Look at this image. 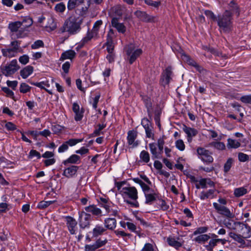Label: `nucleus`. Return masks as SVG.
I'll use <instances>...</instances> for the list:
<instances>
[{
	"mask_svg": "<svg viewBox=\"0 0 251 251\" xmlns=\"http://www.w3.org/2000/svg\"><path fill=\"white\" fill-rule=\"evenodd\" d=\"M227 203V201L225 198L220 197L217 202L213 203V206L217 213L226 218V219L223 221L225 226L229 229H235L236 226L234 225L235 222H233L231 220L234 217V214L226 206Z\"/></svg>",
	"mask_w": 251,
	"mask_h": 251,
	"instance_id": "f257e3e1",
	"label": "nucleus"
},
{
	"mask_svg": "<svg viewBox=\"0 0 251 251\" xmlns=\"http://www.w3.org/2000/svg\"><path fill=\"white\" fill-rule=\"evenodd\" d=\"M82 21L79 17L70 16L65 21L59 31L61 33L67 32L70 35L76 34L81 30Z\"/></svg>",
	"mask_w": 251,
	"mask_h": 251,
	"instance_id": "f03ea898",
	"label": "nucleus"
},
{
	"mask_svg": "<svg viewBox=\"0 0 251 251\" xmlns=\"http://www.w3.org/2000/svg\"><path fill=\"white\" fill-rule=\"evenodd\" d=\"M233 17L229 11H225L217 16V23L220 30L225 33H229L233 29Z\"/></svg>",
	"mask_w": 251,
	"mask_h": 251,
	"instance_id": "7ed1b4c3",
	"label": "nucleus"
},
{
	"mask_svg": "<svg viewBox=\"0 0 251 251\" xmlns=\"http://www.w3.org/2000/svg\"><path fill=\"white\" fill-rule=\"evenodd\" d=\"M12 38H21L25 36L26 33L20 21L11 22L8 25Z\"/></svg>",
	"mask_w": 251,
	"mask_h": 251,
	"instance_id": "20e7f679",
	"label": "nucleus"
},
{
	"mask_svg": "<svg viewBox=\"0 0 251 251\" xmlns=\"http://www.w3.org/2000/svg\"><path fill=\"white\" fill-rule=\"evenodd\" d=\"M20 68L16 59L12 60L10 63L0 67L2 74L6 76H10L16 72Z\"/></svg>",
	"mask_w": 251,
	"mask_h": 251,
	"instance_id": "39448f33",
	"label": "nucleus"
},
{
	"mask_svg": "<svg viewBox=\"0 0 251 251\" xmlns=\"http://www.w3.org/2000/svg\"><path fill=\"white\" fill-rule=\"evenodd\" d=\"M126 54L129 57V62L132 64L136 59L142 53L141 49H135V45L132 44L128 45L126 50Z\"/></svg>",
	"mask_w": 251,
	"mask_h": 251,
	"instance_id": "423d86ee",
	"label": "nucleus"
},
{
	"mask_svg": "<svg viewBox=\"0 0 251 251\" xmlns=\"http://www.w3.org/2000/svg\"><path fill=\"white\" fill-rule=\"evenodd\" d=\"M78 223L80 228L84 229L90 226L91 215L85 212H79Z\"/></svg>",
	"mask_w": 251,
	"mask_h": 251,
	"instance_id": "0eeeda50",
	"label": "nucleus"
},
{
	"mask_svg": "<svg viewBox=\"0 0 251 251\" xmlns=\"http://www.w3.org/2000/svg\"><path fill=\"white\" fill-rule=\"evenodd\" d=\"M197 152L200 155V158L204 162L210 163L213 161V158L208 150L201 147H199L197 149Z\"/></svg>",
	"mask_w": 251,
	"mask_h": 251,
	"instance_id": "6e6552de",
	"label": "nucleus"
},
{
	"mask_svg": "<svg viewBox=\"0 0 251 251\" xmlns=\"http://www.w3.org/2000/svg\"><path fill=\"white\" fill-rule=\"evenodd\" d=\"M124 198H128L133 201L138 199V192L134 187H126L122 189Z\"/></svg>",
	"mask_w": 251,
	"mask_h": 251,
	"instance_id": "1a4fd4ad",
	"label": "nucleus"
},
{
	"mask_svg": "<svg viewBox=\"0 0 251 251\" xmlns=\"http://www.w3.org/2000/svg\"><path fill=\"white\" fill-rule=\"evenodd\" d=\"M106 231V229L105 226L101 225H97L93 229L92 231L89 232V233H92V237L90 238L89 235H87L86 237V240L90 242L92 241V238H97L100 236L102 235Z\"/></svg>",
	"mask_w": 251,
	"mask_h": 251,
	"instance_id": "9d476101",
	"label": "nucleus"
},
{
	"mask_svg": "<svg viewBox=\"0 0 251 251\" xmlns=\"http://www.w3.org/2000/svg\"><path fill=\"white\" fill-rule=\"evenodd\" d=\"M141 125L145 130L146 137L153 139L154 134L153 132V126L151 122L148 118H144L142 120Z\"/></svg>",
	"mask_w": 251,
	"mask_h": 251,
	"instance_id": "9b49d317",
	"label": "nucleus"
},
{
	"mask_svg": "<svg viewBox=\"0 0 251 251\" xmlns=\"http://www.w3.org/2000/svg\"><path fill=\"white\" fill-rule=\"evenodd\" d=\"M234 225L238 226V232L244 238L251 237V227L248 224H244L241 222H234Z\"/></svg>",
	"mask_w": 251,
	"mask_h": 251,
	"instance_id": "f8f14e48",
	"label": "nucleus"
},
{
	"mask_svg": "<svg viewBox=\"0 0 251 251\" xmlns=\"http://www.w3.org/2000/svg\"><path fill=\"white\" fill-rule=\"evenodd\" d=\"M65 221L67 228L71 234L76 233L77 222L76 220L71 216L65 217Z\"/></svg>",
	"mask_w": 251,
	"mask_h": 251,
	"instance_id": "ddd939ff",
	"label": "nucleus"
},
{
	"mask_svg": "<svg viewBox=\"0 0 251 251\" xmlns=\"http://www.w3.org/2000/svg\"><path fill=\"white\" fill-rule=\"evenodd\" d=\"M106 238L102 239L100 238L97 239L93 245H86L85 246V251H94L104 246L107 243Z\"/></svg>",
	"mask_w": 251,
	"mask_h": 251,
	"instance_id": "4468645a",
	"label": "nucleus"
},
{
	"mask_svg": "<svg viewBox=\"0 0 251 251\" xmlns=\"http://www.w3.org/2000/svg\"><path fill=\"white\" fill-rule=\"evenodd\" d=\"M137 137V132L134 130H129L127 132V140L129 146L131 148L137 147L139 144V141L136 140Z\"/></svg>",
	"mask_w": 251,
	"mask_h": 251,
	"instance_id": "2eb2a0df",
	"label": "nucleus"
},
{
	"mask_svg": "<svg viewBox=\"0 0 251 251\" xmlns=\"http://www.w3.org/2000/svg\"><path fill=\"white\" fill-rule=\"evenodd\" d=\"M182 129L184 132L187 134V139L189 143H191L193 138L196 136L198 133V131L197 129L188 127L185 125H183Z\"/></svg>",
	"mask_w": 251,
	"mask_h": 251,
	"instance_id": "dca6fc26",
	"label": "nucleus"
},
{
	"mask_svg": "<svg viewBox=\"0 0 251 251\" xmlns=\"http://www.w3.org/2000/svg\"><path fill=\"white\" fill-rule=\"evenodd\" d=\"M82 140V139H71L59 147L58 152L60 153L63 152L68 149V145L70 146H75L77 143L81 142Z\"/></svg>",
	"mask_w": 251,
	"mask_h": 251,
	"instance_id": "f3484780",
	"label": "nucleus"
},
{
	"mask_svg": "<svg viewBox=\"0 0 251 251\" xmlns=\"http://www.w3.org/2000/svg\"><path fill=\"white\" fill-rule=\"evenodd\" d=\"M134 14L137 18L145 22H151L153 20V17L148 15L144 11L137 10L134 12Z\"/></svg>",
	"mask_w": 251,
	"mask_h": 251,
	"instance_id": "a211bd4d",
	"label": "nucleus"
},
{
	"mask_svg": "<svg viewBox=\"0 0 251 251\" xmlns=\"http://www.w3.org/2000/svg\"><path fill=\"white\" fill-rule=\"evenodd\" d=\"M112 26L115 28L119 33H124L126 31V27L123 23L119 22L117 18H113L111 20Z\"/></svg>",
	"mask_w": 251,
	"mask_h": 251,
	"instance_id": "6ab92c4d",
	"label": "nucleus"
},
{
	"mask_svg": "<svg viewBox=\"0 0 251 251\" xmlns=\"http://www.w3.org/2000/svg\"><path fill=\"white\" fill-rule=\"evenodd\" d=\"M172 71L171 67H168L162 74V83L164 85L168 84L171 80L172 75Z\"/></svg>",
	"mask_w": 251,
	"mask_h": 251,
	"instance_id": "aec40b11",
	"label": "nucleus"
},
{
	"mask_svg": "<svg viewBox=\"0 0 251 251\" xmlns=\"http://www.w3.org/2000/svg\"><path fill=\"white\" fill-rule=\"evenodd\" d=\"M79 167L72 165L64 170L63 175L67 178L73 177L76 174Z\"/></svg>",
	"mask_w": 251,
	"mask_h": 251,
	"instance_id": "412c9836",
	"label": "nucleus"
},
{
	"mask_svg": "<svg viewBox=\"0 0 251 251\" xmlns=\"http://www.w3.org/2000/svg\"><path fill=\"white\" fill-rule=\"evenodd\" d=\"M226 11H229V12L232 14V17L234 14H235L237 17L239 16V7L234 0H232L229 2L228 4V9Z\"/></svg>",
	"mask_w": 251,
	"mask_h": 251,
	"instance_id": "4be33fe9",
	"label": "nucleus"
},
{
	"mask_svg": "<svg viewBox=\"0 0 251 251\" xmlns=\"http://www.w3.org/2000/svg\"><path fill=\"white\" fill-rule=\"evenodd\" d=\"M104 226L106 229L113 230L116 227L117 221L115 218H106L104 221Z\"/></svg>",
	"mask_w": 251,
	"mask_h": 251,
	"instance_id": "5701e85b",
	"label": "nucleus"
},
{
	"mask_svg": "<svg viewBox=\"0 0 251 251\" xmlns=\"http://www.w3.org/2000/svg\"><path fill=\"white\" fill-rule=\"evenodd\" d=\"M84 2V0H69L67 3V8L69 11L73 10Z\"/></svg>",
	"mask_w": 251,
	"mask_h": 251,
	"instance_id": "b1692460",
	"label": "nucleus"
},
{
	"mask_svg": "<svg viewBox=\"0 0 251 251\" xmlns=\"http://www.w3.org/2000/svg\"><path fill=\"white\" fill-rule=\"evenodd\" d=\"M33 69L32 66H27L20 71V75L23 78L25 79L33 73Z\"/></svg>",
	"mask_w": 251,
	"mask_h": 251,
	"instance_id": "393cba45",
	"label": "nucleus"
},
{
	"mask_svg": "<svg viewBox=\"0 0 251 251\" xmlns=\"http://www.w3.org/2000/svg\"><path fill=\"white\" fill-rule=\"evenodd\" d=\"M142 100H143L146 107L147 108L149 117L151 119L152 116L151 111L152 108V103L151 102V100L149 97L145 96L142 97Z\"/></svg>",
	"mask_w": 251,
	"mask_h": 251,
	"instance_id": "a878e982",
	"label": "nucleus"
},
{
	"mask_svg": "<svg viewBox=\"0 0 251 251\" xmlns=\"http://www.w3.org/2000/svg\"><path fill=\"white\" fill-rule=\"evenodd\" d=\"M149 146L152 154V158L153 159L159 158L161 154L159 153V151H157L156 144L155 143H151L149 144Z\"/></svg>",
	"mask_w": 251,
	"mask_h": 251,
	"instance_id": "bb28decb",
	"label": "nucleus"
},
{
	"mask_svg": "<svg viewBox=\"0 0 251 251\" xmlns=\"http://www.w3.org/2000/svg\"><path fill=\"white\" fill-rule=\"evenodd\" d=\"M212 236L213 238L217 237V235L215 234H212ZM219 242V240H218V239H212L209 241L208 244L205 246V248L208 251H213L214 247L216 246Z\"/></svg>",
	"mask_w": 251,
	"mask_h": 251,
	"instance_id": "cd10ccee",
	"label": "nucleus"
},
{
	"mask_svg": "<svg viewBox=\"0 0 251 251\" xmlns=\"http://www.w3.org/2000/svg\"><path fill=\"white\" fill-rule=\"evenodd\" d=\"M76 53L73 50H68L62 53L60 59L64 60L65 59H72L75 56Z\"/></svg>",
	"mask_w": 251,
	"mask_h": 251,
	"instance_id": "c85d7f7f",
	"label": "nucleus"
},
{
	"mask_svg": "<svg viewBox=\"0 0 251 251\" xmlns=\"http://www.w3.org/2000/svg\"><path fill=\"white\" fill-rule=\"evenodd\" d=\"M85 210L86 211L92 213L93 215L96 216H99L101 214V210L94 205L86 207Z\"/></svg>",
	"mask_w": 251,
	"mask_h": 251,
	"instance_id": "c756f323",
	"label": "nucleus"
},
{
	"mask_svg": "<svg viewBox=\"0 0 251 251\" xmlns=\"http://www.w3.org/2000/svg\"><path fill=\"white\" fill-rule=\"evenodd\" d=\"M126 10V7L123 5H117L113 8V11L115 15L121 17Z\"/></svg>",
	"mask_w": 251,
	"mask_h": 251,
	"instance_id": "7c9ffc66",
	"label": "nucleus"
},
{
	"mask_svg": "<svg viewBox=\"0 0 251 251\" xmlns=\"http://www.w3.org/2000/svg\"><path fill=\"white\" fill-rule=\"evenodd\" d=\"M22 24V26L24 27L25 31H27V28L33 24L32 19L29 17H25L22 21L20 22Z\"/></svg>",
	"mask_w": 251,
	"mask_h": 251,
	"instance_id": "2f4dec72",
	"label": "nucleus"
},
{
	"mask_svg": "<svg viewBox=\"0 0 251 251\" xmlns=\"http://www.w3.org/2000/svg\"><path fill=\"white\" fill-rule=\"evenodd\" d=\"M229 236L233 240L242 245H244L245 244V241L244 240V238L241 235V234H238L234 232H230L229 233Z\"/></svg>",
	"mask_w": 251,
	"mask_h": 251,
	"instance_id": "473e14b6",
	"label": "nucleus"
},
{
	"mask_svg": "<svg viewBox=\"0 0 251 251\" xmlns=\"http://www.w3.org/2000/svg\"><path fill=\"white\" fill-rule=\"evenodd\" d=\"M167 242L170 246L177 249L180 248L182 244L178 241L176 240L174 238L169 237L167 239Z\"/></svg>",
	"mask_w": 251,
	"mask_h": 251,
	"instance_id": "72a5a7b5",
	"label": "nucleus"
},
{
	"mask_svg": "<svg viewBox=\"0 0 251 251\" xmlns=\"http://www.w3.org/2000/svg\"><path fill=\"white\" fill-rule=\"evenodd\" d=\"M240 146L241 143L238 141L231 138L227 139V147L228 149H237Z\"/></svg>",
	"mask_w": 251,
	"mask_h": 251,
	"instance_id": "f704fd0d",
	"label": "nucleus"
},
{
	"mask_svg": "<svg viewBox=\"0 0 251 251\" xmlns=\"http://www.w3.org/2000/svg\"><path fill=\"white\" fill-rule=\"evenodd\" d=\"M210 237L207 234H201L194 239V241L199 244H204Z\"/></svg>",
	"mask_w": 251,
	"mask_h": 251,
	"instance_id": "c9c22d12",
	"label": "nucleus"
},
{
	"mask_svg": "<svg viewBox=\"0 0 251 251\" xmlns=\"http://www.w3.org/2000/svg\"><path fill=\"white\" fill-rule=\"evenodd\" d=\"M210 147H213L219 151H223L226 149V146L224 143L218 141H214L209 143Z\"/></svg>",
	"mask_w": 251,
	"mask_h": 251,
	"instance_id": "e433bc0d",
	"label": "nucleus"
},
{
	"mask_svg": "<svg viewBox=\"0 0 251 251\" xmlns=\"http://www.w3.org/2000/svg\"><path fill=\"white\" fill-rule=\"evenodd\" d=\"M80 158L79 156L76 154H73L69 158L64 160L63 163L65 165H66L68 163L75 164L79 161Z\"/></svg>",
	"mask_w": 251,
	"mask_h": 251,
	"instance_id": "4c0bfd02",
	"label": "nucleus"
},
{
	"mask_svg": "<svg viewBox=\"0 0 251 251\" xmlns=\"http://www.w3.org/2000/svg\"><path fill=\"white\" fill-rule=\"evenodd\" d=\"M102 24V21L101 20H98L94 23L93 28L91 30L94 35H96V36H98L100 27Z\"/></svg>",
	"mask_w": 251,
	"mask_h": 251,
	"instance_id": "58836bf2",
	"label": "nucleus"
},
{
	"mask_svg": "<svg viewBox=\"0 0 251 251\" xmlns=\"http://www.w3.org/2000/svg\"><path fill=\"white\" fill-rule=\"evenodd\" d=\"M156 194L155 193H147L145 194V197L146 198L145 203L148 204H151L153 201L156 200Z\"/></svg>",
	"mask_w": 251,
	"mask_h": 251,
	"instance_id": "ea45409f",
	"label": "nucleus"
},
{
	"mask_svg": "<svg viewBox=\"0 0 251 251\" xmlns=\"http://www.w3.org/2000/svg\"><path fill=\"white\" fill-rule=\"evenodd\" d=\"M114 233L118 238H123L125 240V238L127 237L130 238L131 236V234L125 232L123 230H121L120 229L114 230Z\"/></svg>",
	"mask_w": 251,
	"mask_h": 251,
	"instance_id": "a19ab883",
	"label": "nucleus"
},
{
	"mask_svg": "<svg viewBox=\"0 0 251 251\" xmlns=\"http://www.w3.org/2000/svg\"><path fill=\"white\" fill-rule=\"evenodd\" d=\"M234 160L232 158H229L224 164V172L225 173L228 172L232 166Z\"/></svg>",
	"mask_w": 251,
	"mask_h": 251,
	"instance_id": "79ce46f5",
	"label": "nucleus"
},
{
	"mask_svg": "<svg viewBox=\"0 0 251 251\" xmlns=\"http://www.w3.org/2000/svg\"><path fill=\"white\" fill-rule=\"evenodd\" d=\"M126 226L130 231L135 232L137 235L140 237L141 232L140 230H137V226L135 224L130 222H126Z\"/></svg>",
	"mask_w": 251,
	"mask_h": 251,
	"instance_id": "37998d69",
	"label": "nucleus"
},
{
	"mask_svg": "<svg viewBox=\"0 0 251 251\" xmlns=\"http://www.w3.org/2000/svg\"><path fill=\"white\" fill-rule=\"evenodd\" d=\"M140 158L142 161L146 163L150 161V157L148 152L145 151H142L140 154Z\"/></svg>",
	"mask_w": 251,
	"mask_h": 251,
	"instance_id": "c03bdc74",
	"label": "nucleus"
},
{
	"mask_svg": "<svg viewBox=\"0 0 251 251\" xmlns=\"http://www.w3.org/2000/svg\"><path fill=\"white\" fill-rule=\"evenodd\" d=\"M247 193V190L244 187L236 188L234 191V194L236 197H240Z\"/></svg>",
	"mask_w": 251,
	"mask_h": 251,
	"instance_id": "a18cd8bd",
	"label": "nucleus"
},
{
	"mask_svg": "<svg viewBox=\"0 0 251 251\" xmlns=\"http://www.w3.org/2000/svg\"><path fill=\"white\" fill-rule=\"evenodd\" d=\"M65 9V4L62 2L56 4L54 7V10L56 13H63Z\"/></svg>",
	"mask_w": 251,
	"mask_h": 251,
	"instance_id": "49530a36",
	"label": "nucleus"
},
{
	"mask_svg": "<svg viewBox=\"0 0 251 251\" xmlns=\"http://www.w3.org/2000/svg\"><path fill=\"white\" fill-rule=\"evenodd\" d=\"M182 59L186 62L189 65L194 67L197 63L195 61L191 58L189 56L186 54H183L182 55Z\"/></svg>",
	"mask_w": 251,
	"mask_h": 251,
	"instance_id": "de8ad7c7",
	"label": "nucleus"
},
{
	"mask_svg": "<svg viewBox=\"0 0 251 251\" xmlns=\"http://www.w3.org/2000/svg\"><path fill=\"white\" fill-rule=\"evenodd\" d=\"M165 138V136L163 135L162 137L159 138L157 140V146L158 147V151L159 153L161 154L163 153V146L165 144L164 139Z\"/></svg>",
	"mask_w": 251,
	"mask_h": 251,
	"instance_id": "09e8293b",
	"label": "nucleus"
},
{
	"mask_svg": "<svg viewBox=\"0 0 251 251\" xmlns=\"http://www.w3.org/2000/svg\"><path fill=\"white\" fill-rule=\"evenodd\" d=\"M214 193V190L210 189L206 192H202L200 195V199L202 200L210 198V196L212 195Z\"/></svg>",
	"mask_w": 251,
	"mask_h": 251,
	"instance_id": "8fccbe9b",
	"label": "nucleus"
},
{
	"mask_svg": "<svg viewBox=\"0 0 251 251\" xmlns=\"http://www.w3.org/2000/svg\"><path fill=\"white\" fill-rule=\"evenodd\" d=\"M30 84L32 85H33L34 86H36L39 88H40L41 89H46L44 87V86H46L47 87H50V84L49 83L48 81H43L40 82H30Z\"/></svg>",
	"mask_w": 251,
	"mask_h": 251,
	"instance_id": "3c124183",
	"label": "nucleus"
},
{
	"mask_svg": "<svg viewBox=\"0 0 251 251\" xmlns=\"http://www.w3.org/2000/svg\"><path fill=\"white\" fill-rule=\"evenodd\" d=\"M2 55L5 57H12L14 56V53L16 52L12 49H2Z\"/></svg>",
	"mask_w": 251,
	"mask_h": 251,
	"instance_id": "603ef678",
	"label": "nucleus"
},
{
	"mask_svg": "<svg viewBox=\"0 0 251 251\" xmlns=\"http://www.w3.org/2000/svg\"><path fill=\"white\" fill-rule=\"evenodd\" d=\"M31 87L25 83H22L20 87V92L22 93H26L30 91Z\"/></svg>",
	"mask_w": 251,
	"mask_h": 251,
	"instance_id": "864d4df0",
	"label": "nucleus"
},
{
	"mask_svg": "<svg viewBox=\"0 0 251 251\" xmlns=\"http://www.w3.org/2000/svg\"><path fill=\"white\" fill-rule=\"evenodd\" d=\"M115 37L114 30L110 29L107 35V41L106 43H113V39Z\"/></svg>",
	"mask_w": 251,
	"mask_h": 251,
	"instance_id": "5fc2aeb1",
	"label": "nucleus"
},
{
	"mask_svg": "<svg viewBox=\"0 0 251 251\" xmlns=\"http://www.w3.org/2000/svg\"><path fill=\"white\" fill-rule=\"evenodd\" d=\"M53 202H54V201H40L38 203L37 207L40 209H44V208L47 207L53 203Z\"/></svg>",
	"mask_w": 251,
	"mask_h": 251,
	"instance_id": "6e6d98bb",
	"label": "nucleus"
},
{
	"mask_svg": "<svg viewBox=\"0 0 251 251\" xmlns=\"http://www.w3.org/2000/svg\"><path fill=\"white\" fill-rule=\"evenodd\" d=\"M176 148L180 151H183L185 148L184 142L181 139L177 140L175 143Z\"/></svg>",
	"mask_w": 251,
	"mask_h": 251,
	"instance_id": "4d7b16f0",
	"label": "nucleus"
},
{
	"mask_svg": "<svg viewBox=\"0 0 251 251\" xmlns=\"http://www.w3.org/2000/svg\"><path fill=\"white\" fill-rule=\"evenodd\" d=\"M204 14L210 19L213 21H217V17L214 14V13L209 10H206L204 11Z\"/></svg>",
	"mask_w": 251,
	"mask_h": 251,
	"instance_id": "13d9d810",
	"label": "nucleus"
},
{
	"mask_svg": "<svg viewBox=\"0 0 251 251\" xmlns=\"http://www.w3.org/2000/svg\"><path fill=\"white\" fill-rule=\"evenodd\" d=\"M98 128H96L93 132V134L95 136H99L102 133L101 131L106 127V124H99L98 125Z\"/></svg>",
	"mask_w": 251,
	"mask_h": 251,
	"instance_id": "bf43d9fd",
	"label": "nucleus"
},
{
	"mask_svg": "<svg viewBox=\"0 0 251 251\" xmlns=\"http://www.w3.org/2000/svg\"><path fill=\"white\" fill-rule=\"evenodd\" d=\"M44 45L43 42L42 40H39L34 42V43L31 45V48L32 49H37L40 47H43Z\"/></svg>",
	"mask_w": 251,
	"mask_h": 251,
	"instance_id": "052dcab7",
	"label": "nucleus"
},
{
	"mask_svg": "<svg viewBox=\"0 0 251 251\" xmlns=\"http://www.w3.org/2000/svg\"><path fill=\"white\" fill-rule=\"evenodd\" d=\"M208 230V228L205 226H202L198 227L196 229V230L194 232L193 234L196 235L199 234H202L206 232H207Z\"/></svg>",
	"mask_w": 251,
	"mask_h": 251,
	"instance_id": "680f3d73",
	"label": "nucleus"
},
{
	"mask_svg": "<svg viewBox=\"0 0 251 251\" xmlns=\"http://www.w3.org/2000/svg\"><path fill=\"white\" fill-rule=\"evenodd\" d=\"M238 157L239 160L240 162H246V161L249 160V156L247 154H245L242 152H240L238 153Z\"/></svg>",
	"mask_w": 251,
	"mask_h": 251,
	"instance_id": "e2e57ef3",
	"label": "nucleus"
},
{
	"mask_svg": "<svg viewBox=\"0 0 251 251\" xmlns=\"http://www.w3.org/2000/svg\"><path fill=\"white\" fill-rule=\"evenodd\" d=\"M240 100L246 104H251V95H245L240 98Z\"/></svg>",
	"mask_w": 251,
	"mask_h": 251,
	"instance_id": "0e129e2a",
	"label": "nucleus"
},
{
	"mask_svg": "<svg viewBox=\"0 0 251 251\" xmlns=\"http://www.w3.org/2000/svg\"><path fill=\"white\" fill-rule=\"evenodd\" d=\"M19 60L21 63L25 65L29 62V57L27 55H23L20 57Z\"/></svg>",
	"mask_w": 251,
	"mask_h": 251,
	"instance_id": "69168bd1",
	"label": "nucleus"
},
{
	"mask_svg": "<svg viewBox=\"0 0 251 251\" xmlns=\"http://www.w3.org/2000/svg\"><path fill=\"white\" fill-rule=\"evenodd\" d=\"M2 90L3 92L6 94L7 96L10 97L12 98H14L13 92L12 90H11L8 87H3L2 88Z\"/></svg>",
	"mask_w": 251,
	"mask_h": 251,
	"instance_id": "338daca9",
	"label": "nucleus"
},
{
	"mask_svg": "<svg viewBox=\"0 0 251 251\" xmlns=\"http://www.w3.org/2000/svg\"><path fill=\"white\" fill-rule=\"evenodd\" d=\"M142 251H154V249L152 244L146 243L142 249Z\"/></svg>",
	"mask_w": 251,
	"mask_h": 251,
	"instance_id": "774afa93",
	"label": "nucleus"
}]
</instances>
